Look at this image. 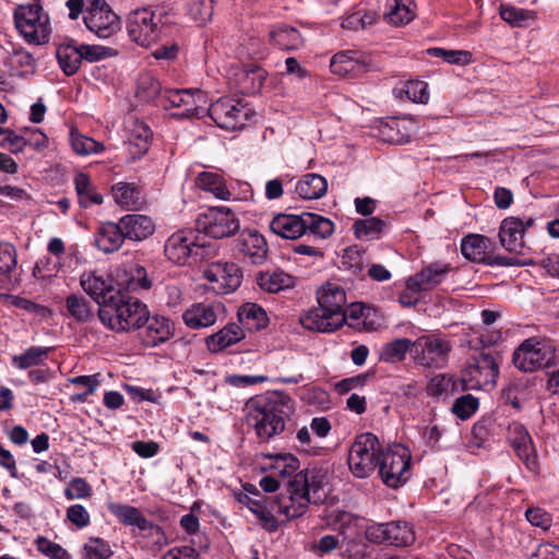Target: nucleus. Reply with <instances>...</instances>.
<instances>
[{
    "mask_svg": "<svg viewBox=\"0 0 559 559\" xmlns=\"http://www.w3.org/2000/svg\"><path fill=\"white\" fill-rule=\"evenodd\" d=\"M556 358V347L549 338L532 336L516 347L512 360L519 370L534 372L550 368Z\"/></svg>",
    "mask_w": 559,
    "mask_h": 559,
    "instance_id": "20e7f679",
    "label": "nucleus"
},
{
    "mask_svg": "<svg viewBox=\"0 0 559 559\" xmlns=\"http://www.w3.org/2000/svg\"><path fill=\"white\" fill-rule=\"evenodd\" d=\"M384 222L378 217H369L355 222V235L359 239L371 240L379 237L383 230Z\"/></svg>",
    "mask_w": 559,
    "mask_h": 559,
    "instance_id": "4d7b16f0",
    "label": "nucleus"
},
{
    "mask_svg": "<svg viewBox=\"0 0 559 559\" xmlns=\"http://www.w3.org/2000/svg\"><path fill=\"white\" fill-rule=\"evenodd\" d=\"M164 252L167 259L175 264L185 265L191 258L204 259L215 250L211 245H199L191 230H178L166 240Z\"/></svg>",
    "mask_w": 559,
    "mask_h": 559,
    "instance_id": "9b49d317",
    "label": "nucleus"
},
{
    "mask_svg": "<svg viewBox=\"0 0 559 559\" xmlns=\"http://www.w3.org/2000/svg\"><path fill=\"white\" fill-rule=\"evenodd\" d=\"M145 317L146 319L141 330L143 341L147 346L165 343L174 335V324L166 317H151L148 312Z\"/></svg>",
    "mask_w": 559,
    "mask_h": 559,
    "instance_id": "b1692460",
    "label": "nucleus"
},
{
    "mask_svg": "<svg viewBox=\"0 0 559 559\" xmlns=\"http://www.w3.org/2000/svg\"><path fill=\"white\" fill-rule=\"evenodd\" d=\"M238 319L248 329L254 330L265 328L269 321L265 310L253 302H247L239 308Z\"/></svg>",
    "mask_w": 559,
    "mask_h": 559,
    "instance_id": "a18cd8bd",
    "label": "nucleus"
},
{
    "mask_svg": "<svg viewBox=\"0 0 559 559\" xmlns=\"http://www.w3.org/2000/svg\"><path fill=\"white\" fill-rule=\"evenodd\" d=\"M147 307L138 298L118 290L98 309L100 321L116 332L139 330L143 326Z\"/></svg>",
    "mask_w": 559,
    "mask_h": 559,
    "instance_id": "7ed1b4c3",
    "label": "nucleus"
},
{
    "mask_svg": "<svg viewBox=\"0 0 559 559\" xmlns=\"http://www.w3.org/2000/svg\"><path fill=\"white\" fill-rule=\"evenodd\" d=\"M114 551L106 540L91 537L83 547L81 559H110Z\"/></svg>",
    "mask_w": 559,
    "mask_h": 559,
    "instance_id": "13d9d810",
    "label": "nucleus"
},
{
    "mask_svg": "<svg viewBox=\"0 0 559 559\" xmlns=\"http://www.w3.org/2000/svg\"><path fill=\"white\" fill-rule=\"evenodd\" d=\"M500 16L512 27H527L535 22L537 15L533 10L516 8L509 4H501Z\"/></svg>",
    "mask_w": 559,
    "mask_h": 559,
    "instance_id": "37998d69",
    "label": "nucleus"
},
{
    "mask_svg": "<svg viewBox=\"0 0 559 559\" xmlns=\"http://www.w3.org/2000/svg\"><path fill=\"white\" fill-rule=\"evenodd\" d=\"M234 251L250 263H263L267 254V243L264 237L254 229H243L235 240Z\"/></svg>",
    "mask_w": 559,
    "mask_h": 559,
    "instance_id": "6ab92c4d",
    "label": "nucleus"
},
{
    "mask_svg": "<svg viewBox=\"0 0 559 559\" xmlns=\"http://www.w3.org/2000/svg\"><path fill=\"white\" fill-rule=\"evenodd\" d=\"M448 272L449 267L447 265L430 264L414 276H411L406 282V287L413 293L431 290L443 282Z\"/></svg>",
    "mask_w": 559,
    "mask_h": 559,
    "instance_id": "5701e85b",
    "label": "nucleus"
},
{
    "mask_svg": "<svg viewBox=\"0 0 559 559\" xmlns=\"http://www.w3.org/2000/svg\"><path fill=\"white\" fill-rule=\"evenodd\" d=\"M126 238L120 228L119 221L117 223H103L95 233V246L104 253H112L118 251Z\"/></svg>",
    "mask_w": 559,
    "mask_h": 559,
    "instance_id": "c756f323",
    "label": "nucleus"
},
{
    "mask_svg": "<svg viewBox=\"0 0 559 559\" xmlns=\"http://www.w3.org/2000/svg\"><path fill=\"white\" fill-rule=\"evenodd\" d=\"M49 350L48 347H29L23 354L13 356L12 365L22 370L38 366L47 357Z\"/></svg>",
    "mask_w": 559,
    "mask_h": 559,
    "instance_id": "6e6d98bb",
    "label": "nucleus"
},
{
    "mask_svg": "<svg viewBox=\"0 0 559 559\" xmlns=\"http://www.w3.org/2000/svg\"><path fill=\"white\" fill-rule=\"evenodd\" d=\"M91 486L81 477L73 478L64 490V496L68 500L85 499L91 497Z\"/></svg>",
    "mask_w": 559,
    "mask_h": 559,
    "instance_id": "774afa93",
    "label": "nucleus"
},
{
    "mask_svg": "<svg viewBox=\"0 0 559 559\" xmlns=\"http://www.w3.org/2000/svg\"><path fill=\"white\" fill-rule=\"evenodd\" d=\"M346 318L345 324L358 332H372L383 325L381 313L370 306L361 302L352 304L346 310H343Z\"/></svg>",
    "mask_w": 559,
    "mask_h": 559,
    "instance_id": "aec40b11",
    "label": "nucleus"
},
{
    "mask_svg": "<svg viewBox=\"0 0 559 559\" xmlns=\"http://www.w3.org/2000/svg\"><path fill=\"white\" fill-rule=\"evenodd\" d=\"M74 183L81 206L87 207L92 204L99 205L103 203L102 194L96 191L86 174H78Z\"/></svg>",
    "mask_w": 559,
    "mask_h": 559,
    "instance_id": "49530a36",
    "label": "nucleus"
},
{
    "mask_svg": "<svg viewBox=\"0 0 559 559\" xmlns=\"http://www.w3.org/2000/svg\"><path fill=\"white\" fill-rule=\"evenodd\" d=\"M478 399L466 394L456 399L451 409L460 419L465 420L478 409Z\"/></svg>",
    "mask_w": 559,
    "mask_h": 559,
    "instance_id": "e2e57ef3",
    "label": "nucleus"
},
{
    "mask_svg": "<svg viewBox=\"0 0 559 559\" xmlns=\"http://www.w3.org/2000/svg\"><path fill=\"white\" fill-rule=\"evenodd\" d=\"M337 522L341 523V533L342 536V546L341 554L343 558L347 559H364L369 556V547L368 545L358 538H349L344 535V526H349L353 523L357 522V518L347 512H342L337 515Z\"/></svg>",
    "mask_w": 559,
    "mask_h": 559,
    "instance_id": "bb28decb",
    "label": "nucleus"
},
{
    "mask_svg": "<svg viewBox=\"0 0 559 559\" xmlns=\"http://www.w3.org/2000/svg\"><path fill=\"white\" fill-rule=\"evenodd\" d=\"M270 41L282 50H298L304 46V38L295 27L280 24L269 33Z\"/></svg>",
    "mask_w": 559,
    "mask_h": 559,
    "instance_id": "473e14b6",
    "label": "nucleus"
},
{
    "mask_svg": "<svg viewBox=\"0 0 559 559\" xmlns=\"http://www.w3.org/2000/svg\"><path fill=\"white\" fill-rule=\"evenodd\" d=\"M259 287L270 294H276L281 290L293 288L296 280L290 274L282 271L261 272L257 277Z\"/></svg>",
    "mask_w": 559,
    "mask_h": 559,
    "instance_id": "f704fd0d",
    "label": "nucleus"
},
{
    "mask_svg": "<svg viewBox=\"0 0 559 559\" xmlns=\"http://www.w3.org/2000/svg\"><path fill=\"white\" fill-rule=\"evenodd\" d=\"M204 277L209 282V289L226 295L240 286L242 272L234 262L216 261L206 266Z\"/></svg>",
    "mask_w": 559,
    "mask_h": 559,
    "instance_id": "2eb2a0df",
    "label": "nucleus"
},
{
    "mask_svg": "<svg viewBox=\"0 0 559 559\" xmlns=\"http://www.w3.org/2000/svg\"><path fill=\"white\" fill-rule=\"evenodd\" d=\"M221 309V304H193L183 312L182 319L185 321V324L190 329L209 328L217 321V316Z\"/></svg>",
    "mask_w": 559,
    "mask_h": 559,
    "instance_id": "393cba45",
    "label": "nucleus"
},
{
    "mask_svg": "<svg viewBox=\"0 0 559 559\" xmlns=\"http://www.w3.org/2000/svg\"><path fill=\"white\" fill-rule=\"evenodd\" d=\"M72 150L79 155L97 154L104 151V145L94 139L80 133L76 129L70 131Z\"/></svg>",
    "mask_w": 559,
    "mask_h": 559,
    "instance_id": "5fc2aeb1",
    "label": "nucleus"
},
{
    "mask_svg": "<svg viewBox=\"0 0 559 559\" xmlns=\"http://www.w3.org/2000/svg\"><path fill=\"white\" fill-rule=\"evenodd\" d=\"M414 131V121L407 118H392L380 126L382 140L392 144L409 142Z\"/></svg>",
    "mask_w": 559,
    "mask_h": 559,
    "instance_id": "7c9ffc66",
    "label": "nucleus"
},
{
    "mask_svg": "<svg viewBox=\"0 0 559 559\" xmlns=\"http://www.w3.org/2000/svg\"><path fill=\"white\" fill-rule=\"evenodd\" d=\"M415 534L407 522H389V544L396 547H405L413 544Z\"/></svg>",
    "mask_w": 559,
    "mask_h": 559,
    "instance_id": "864d4df0",
    "label": "nucleus"
},
{
    "mask_svg": "<svg viewBox=\"0 0 559 559\" xmlns=\"http://www.w3.org/2000/svg\"><path fill=\"white\" fill-rule=\"evenodd\" d=\"M323 484V475L317 468L301 471L287 481V496L278 501V511L288 520L304 515L310 503H317V496Z\"/></svg>",
    "mask_w": 559,
    "mask_h": 559,
    "instance_id": "f03ea898",
    "label": "nucleus"
},
{
    "mask_svg": "<svg viewBox=\"0 0 559 559\" xmlns=\"http://www.w3.org/2000/svg\"><path fill=\"white\" fill-rule=\"evenodd\" d=\"M330 68L337 75L358 76L368 71L369 63L359 52L345 50L332 57Z\"/></svg>",
    "mask_w": 559,
    "mask_h": 559,
    "instance_id": "4be33fe9",
    "label": "nucleus"
},
{
    "mask_svg": "<svg viewBox=\"0 0 559 559\" xmlns=\"http://www.w3.org/2000/svg\"><path fill=\"white\" fill-rule=\"evenodd\" d=\"M270 229L285 239H298L306 234L304 213L299 215L280 213L270 222Z\"/></svg>",
    "mask_w": 559,
    "mask_h": 559,
    "instance_id": "cd10ccee",
    "label": "nucleus"
},
{
    "mask_svg": "<svg viewBox=\"0 0 559 559\" xmlns=\"http://www.w3.org/2000/svg\"><path fill=\"white\" fill-rule=\"evenodd\" d=\"M195 226L211 238L223 239L231 237L240 229V221L229 207L213 206L198 215Z\"/></svg>",
    "mask_w": 559,
    "mask_h": 559,
    "instance_id": "6e6552de",
    "label": "nucleus"
},
{
    "mask_svg": "<svg viewBox=\"0 0 559 559\" xmlns=\"http://www.w3.org/2000/svg\"><path fill=\"white\" fill-rule=\"evenodd\" d=\"M84 15L86 27L100 38H108L120 29V19L106 0H87Z\"/></svg>",
    "mask_w": 559,
    "mask_h": 559,
    "instance_id": "ddd939ff",
    "label": "nucleus"
},
{
    "mask_svg": "<svg viewBox=\"0 0 559 559\" xmlns=\"http://www.w3.org/2000/svg\"><path fill=\"white\" fill-rule=\"evenodd\" d=\"M402 92L406 94L409 100L419 104H427L430 97L428 84L419 80L407 81Z\"/></svg>",
    "mask_w": 559,
    "mask_h": 559,
    "instance_id": "680f3d73",
    "label": "nucleus"
},
{
    "mask_svg": "<svg viewBox=\"0 0 559 559\" xmlns=\"http://www.w3.org/2000/svg\"><path fill=\"white\" fill-rule=\"evenodd\" d=\"M414 342L408 338H396L383 345L380 352V360L384 362L403 361L407 353L413 357Z\"/></svg>",
    "mask_w": 559,
    "mask_h": 559,
    "instance_id": "79ce46f5",
    "label": "nucleus"
},
{
    "mask_svg": "<svg viewBox=\"0 0 559 559\" xmlns=\"http://www.w3.org/2000/svg\"><path fill=\"white\" fill-rule=\"evenodd\" d=\"M524 225L518 217H507L501 222L499 239L501 246L509 252L521 253L524 248Z\"/></svg>",
    "mask_w": 559,
    "mask_h": 559,
    "instance_id": "c85d7f7f",
    "label": "nucleus"
},
{
    "mask_svg": "<svg viewBox=\"0 0 559 559\" xmlns=\"http://www.w3.org/2000/svg\"><path fill=\"white\" fill-rule=\"evenodd\" d=\"M273 468L278 475L286 478L292 476L299 468V460L290 453L277 454Z\"/></svg>",
    "mask_w": 559,
    "mask_h": 559,
    "instance_id": "338daca9",
    "label": "nucleus"
},
{
    "mask_svg": "<svg viewBox=\"0 0 559 559\" xmlns=\"http://www.w3.org/2000/svg\"><path fill=\"white\" fill-rule=\"evenodd\" d=\"M80 285L99 307L105 305L110 297L116 295L114 281L109 275L99 274L96 271H85L80 277Z\"/></svg>",
    "mask_w": 559,
    "mask_h": 559,
    "instance_id": "412c9836",
    "label": "nucleus"
},
{
    "mask_svg": "<svg viewBox=\"0 0 559 559\" xmlns=\"http://www.w3.org/2000/svg\"><path fill=\"white\" fill-rule=\"evenodd\" d=\"M452 350L450 341L439 334H426L414 341L413 360L425 368L445 367Z\"/></svg>",
    "mask_w": 559,
    "mask_h": 559,
    "instance_id": "1a4fd4ad",
    "label": "nucleus"
},
{
    "mask_svg": "<svg viewBox=\"0 0 559 559\" xmlns=\"http://www.w3.org/2000/svg\"><path fill=\"white\" fill-rule=\"evenodd\" d=\"M328 181L318 174L304 175L296 183L295 191L305 200L320 199L326 193Z\"/></svg>",
    "mask_w": 559,
    "mask_h": 559,
    "instance_id": "e433bc0d",
    "label": "nucleus"
},
{
    "mask_svg": "<svg viewBox=\"0 0 559 559\" xmlns=\"http://www.w3.org/2000/svg\"><path fill=\"white\" fill-rule=\"evenodd\" d=\"M490 239L478 234H469L462 239L461 252L472 262L486 263Z\"/></svg>",
    "mask_w": 559,
    "mask_h": 559,
    "instance_id": "72a5a7b5",
    "label": "nucleus"
},
{
    "mask_svg": "<svg viewBox=\"0 0 559 559\" xmlns=\"http://www.w3.org/2000/svg\"><path fill=\"white\" fill-rule=\"evenodd\" d=\"M411 452L402 444H394L381 453L379 474L385 485L397 488L408 479Z\"/></svg>",
    "mask_w": 559,
    "mask_h": 559,
    "instance_id": "9d476101",
    "label": "nucleus"
},
{
    "mask_svg": "<svg viewBox=\"0 0 559 559\" xmlns=\"http://www.w3.org/2000/svg\"><path fill=\"white\" fill-rule=\"evenodd\" d=\"M411 0H386L385 2V19L394 24H406L413 20V12L408 3Z\"/></svg>",
    "mask_w": 559,
    "mask_h": 559,
    "instance_id": "8fccbe9b",
    "label": "nucleus"
},
{
    "mask_svg": "<svg viewBox=\"0 0 559 559\" xmlns=\"http://www.w3.org/2000/svg\"><path fill=\"white\" fill-rule=\"evenodd\" d=\"M346 302V293L340 285L329 283L318 293V304L328 310L343 312Z\"/></svg>",
    "mask_w": 559,
    "mask_h": 559,
    "instance_id": "ea45409f",
    "label": "nucleus"
},
{
    "mask_svg": "<svg viewBox=\"0 0 559 559\" xmlns=\"http://www.w3.org/2000/svg\"><path fill=\"white\" fill-rule=\"evenodd\" d=\"M111 191L115 202L121 207L136 210L143 203L142 190L135 183L117 182Z\"/></svg>",
    "mask_w": 559,
    "mask_h": 559,
    "instance_id": "c9c22d12",
    "label": "nucleus"
},
{
    "mask_svg": "<svg viewBox=\"0 0 559 559\" xmlns=\"http://www.w3.org/2000/svg\"><path fill=\"white\" fill-rule=\"evenodd\" d=\"M212 120L222 129L237 130L250 118L251 110L240 99L219 98L207 108Z\"/></svg>",
    "mask_w": 559,
    "mask_h": 559,
    "instance_id": "f8f14e48",
    "label": "nucleus"
},
{
    "mask_svg": "<svg viewBox=\"0 0 559 559\" xmlns=\"http://www.w3.org/2000/svg\"><path fill=\"white\" fill-rule=\"evenodd\" d=\"M58 63L68 76L75 74L82 63V55L79 46L73 41L63 43L58 46L56 51Z\"/></svg>",
    "mask_w": 559,
    "mask_h": 559,
    "instance_id": "58836bf2",
    "label": "nucleus"
},
{
    "mask_svg": "<svg viewBox=\"0 0 559 559\" xmlns=\"http://www.w3.org/2000/svg\"><path fill=\"white\" fill-rule=\"evenodd\" d=\"M37 550L50 559H72L71 555L59 544L39 536L35 540Z\"/></svg>",
    "mask_w": 559,
    "mask_h": 559,
    "instance_id": "052dcab7",
    "label": "nucleus"
},
{
    "mask_svg": "<svg viewBox=\"0 0 559 559\" xmlns=\"http://www.w3.org/2000/svg\"><path fill=\"white\" fill-rule=\"evenodd\" d=\"M152 131L144 122L136 121L129 130L127 145L132 160L141 158L150 148Z\"/></svg>",
    "mask_w": 559,
    "mask_h": 559,
    "instance_id": "2f4dec72",
    "label": "nucleus"
},
{
    "mask_svg": "<svg viewBox=\"0 0 559 559\" xmlns=\"http://www.w3.org/2000/svg\"><path fill=\"white\" fill-rule=\"evenodd\" d=\"M17 31L29 44L43 45L50 36L49 16L37 2L21 4L14 11Z\"/></svg>",
    "mask_w": 559,
    "mask_h": 559,
    "instance_id": "39448f33",
    "label": "nucleus"
},
{
    "mask_svg": "<svg viewBox=\"0 0 559 559\" xmlns=\"http://www.w3.org/2000/svg\"><path fill=\"white\" fill-rule=\"evenodd\" d=\"M501 356L493 352H480L471 357L462 371L464 390H480L495 385L499 374Z\"/></svg>",
    "mask_w": 559,
    "mask_h": 559,
    "instance_id": "0eeeda50",
    "label": "nucleus"
},
{
    "mask_svg": "<svg viewBox=\"0 0 559 559\" xmlns=\"http://www.w3.org/2000/svg\"><path fill=\"white\" fill-rule=\"evenodd\" d=\"M189 13L200 24L211 21L213 16V0H190Z\"/></svg>",
    "mask_w": 559,
    "mask_h": 559,
    "instance_id": "0e129e2a",
    "label": "nucleus"
},
{
    "mask_svg": "<svg viewBox=\"0 0 559 559\" xmlns=\"http://www.w3.org/2000/svg\"><path fill=\"white\" fill-rule=\"evenodd\" d=\"M304 217L306 234L326 239L334 233L335 225L330 218L310 212H304Z\"/></svg>",
    "mask_w": 559,
    "mask_h": 559,
    "instance_id": "09e8293b",
    "label": "nucleus"
},
{
    "mask_svg": "<svg viewBox=\"0 0 559 559\" xmlns=\"http://www.w3.org/2000/svg\"><path fill=\"white\" fill-rule=\"evenodd\" d=\"M162 91L158 80L150 73H143L138 79L136 97L145 103H150L158 97L160 102Z\"/></svg>",
    "mask_w": 559,
    "mask_h": 559,
    "instance_id": "3c124183",
    "label": "nucleus"
},
{
    "mask_svg": "<svg viewBox=\"0 0 559 559\" xmlns=\"http://www.w3.org/2000/svg\"><path fill=\"white\" fill-rule=\"evenodd\" d=\"M197 186L200 189L212 193L219 200H228L231 195L226 186L225 179L215 173L203 171L199 174L197 178Z\"/></svg>",
    "mask_w": 559,
    "mask_h": 559,
    "instance_id": "a19ab883",
    "label": "nucleus"
},
{
    "mask_svg": "<svg viewBox=\"0 0 559 559\" xmlns=\"http://www.w3.org/2000/svg\"><path fill=\"white\" fill-rule=\"evenodd\" d=\"M294 409V401L288 394L271 391L249 399L245 406L246 421L257 438L266 442L285 430Z\"/></svg>",
    "mask_w": 559,
    "mask_h": 559,
    "instance_id": "f257e3e1",
    "label": "nucleus"
},
{
    "mask_svg": "<svg viewBox=\"0 0 559 559\" xmlns=\"http://www.w3.org/2000/svg\"><path fill=\"white\" fill-rule=\"evenodd\" d=\"M108 510L126 525L138 526L141 530L146 527V519L135 507L111 502L108 504Z\"/></svg>",
    "mask_w": 559,
    "mask_h": 559,
    "instance_id": "de8ad7c7",
    "label": "nucleus"
},
{
    "mask_svg": "<svg viewBox=\"0 0 559 559\" xmlns=\"http://www.w3.org/2000/svg\"><path fill=\"white\" fill-rule=\"evenodd\" d=\"M381 449L378 438L366 432L356 437L348 453V466L357 478H366L378 467L381 459Z\"/></svg>",
    "mask_w": 559,
    "mask_h": 559,
    "instance_id": "423d86ee",
    "label": "nucleus"
},
{
    "mask_svg": "<svg viewBox=\"0 0 559 559\" xmlns=\"http://www.w3.org/2000/svg\"><path fill=\"white\" fill-rule=\"evenodd\" d=\"M239 501L246 504L250 509V511H252L258 516V519L262 522V526L265 530H267L269 532H274L277 530V520L265 506L262 498L254 499L249 497L248 495H240Z\"/></svg>",
    "mask_w": 559,
    "mask_h": 559,
    "instance_id": "c03bdc74",
    "label": "nucleus"
},
{
    "mask_svg": "<svg viewBox=\"0 0 559 559\" xmlns=\"http://www.w3.org/2000/svg\"><path fill=\"white\" fill-rule=\"evenodd\" d=\"M427 53L431 57L442 58L451 64H467L472 59V53L466 50H447L435 47L427 49Z\"/></svg>",
    "mask_w": 559,
    "mask_h": 559,
    "instance_id": "bf43d9fd",
    "label": "nucleus"
},
{
    "mask_svg": "<svg viewBox=\"0 0 559 559\" xmlns=\"http://www.w3.org/2000/svg\"><path fill=\"white\" fill-rule=\"evenodd\" d=\"M162 19L153 10L143 8L130 13L127 31L132 41L147 47L157 39Z\"/></svg>",
    "mask_w": 559,
    "mask_h": 559,
    "instance_id": "4468645a",
    "label": "nucleus"
},
{
    "mask_svg": "<svg viewBox=\"0 0 559 559\" xmlns=\"http://www.w3.org/2000/svg\"><path fill=\"white\" fill-rule=\"evenodd\" d=\"M79 48L82 55V60H86L88 62H97L117 55L115 49L100 45L82 44Z\"/></svg>",
    "mask_w": 559,
    "mask_h": 559,
    "instance_id": "69168bd1",
    "label": "nucleus"
},
{
    "mask_svg": "<svg viewBox=\"0 0 559 559\" xmlns=\"http://www.w3.org/2000/svg\"><path fill=\"white\" fill-rule=\"evenodd\" d=\"M68 313L79 322H86L93 316L91 302L82 295L72 294L66 299Z\"/></svg>",
    "mask_w": 559,
    "mask_h": 559,
    "instance_id": "603ef678",
    "label": "nucleus"
},
{
    "mask_svg": "<svg viewBox=\"0 0 559 559\" xmlns=\"http://www.w3.org/2000/svg\"><path fill=\"white\" fill-rule=\"evenodd\" d=\"M243 337V330L238 324L231 323L206 337V345L211 352L217 353L241 341Z\"/></svg>",
    "mask_w": 559,
    "mask_h": 559,
    "instance_id": "4c0bfd02",
    "label": "nucleus"
},
{
    "mask_svg": "<svg viewBox=\"0 0 559 559\" xmlns=\"http://www.w3.org/2000/svg\"><path fill=\"white\" fill-rule=\"evenodd\" d=\"M205 96L199 90H165L160 95V106L165 109L178 108L179 116L186 118L201 117L205 108Z\"/></svg>",
    "mask_w": 559,
    "mask_h": 559,
    "instance_id": "dca6fc26",
    "label": "nucleus"
},
{
    "mask_svg": "<svg viewBox=\"0 0 559 559\" xmlns=\"http://www.w3.org/2000/svg\"><path fill=\"white\" fill-rule=\"evenodd\" d=\"M124 238L132 241H142L155 231L154 221L143 214H127L119 219Z\"/></svg>",
    "mask_w": 559,
    "mask_h": 559,
    "instance_id": "a878e982",
    "label": "nucleus"
},
{
    "mask_svg": "<svg viewBox=\"0 0 559 559\" xmlns=\"http://www.w3.org/2000/svg\"><path fill=\"white\" fill-rule=\"evenodd\" d=\"M507 440L526 467L531 472H537V456L532 437L526 427L519 421L510 423L507 427Z\"/></svg>",
    "mask_w": 559,
    "mask_h": 559,
    "instance_id": "f3484780",
    "label": "nucleus"
},
{
    "mask_svg": "<svg viewBox=\"0 0 559 559\" xmlns=\"http://www.w3.org/2000/svg\"><path fill=\"white\" fill-rule=\"evenodd\" d=\"M299 322L309 331L332 333L345 324L346 318L343 316V312L328 310L318 304V307L311 308L302 314Z\"/></svg>",
    "mask_w": 559,
    "mask_h": 559,
    "instance_id": "a211bd4d",
    "label": "nucleus"
}]
</instances>
